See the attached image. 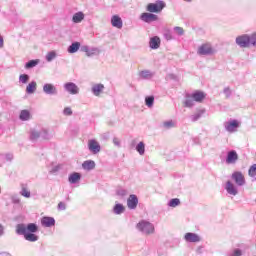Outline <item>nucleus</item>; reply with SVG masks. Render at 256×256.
I'll list each match as a JSON object with an SVG mask.
<instances>
[{"mask_svg": "<svg viewBox=\"0 0 256 256\" xmlns=\"http://www.w3.org/2000/svg\"><path fill=\"white\" fill-rule=\"evenodd\" d=\"M136 229L142 235L149 236L155 234V225L148 220H140L136 224Z\"/></svg>", "mask_w": 256, "mask_h": 256, "instance_id": "nucleus-1", "label": "nucleus"}, {"mask_svg": "<svg viewBox=\"0 0 256 256\" xmlns=\"http://www.w3.org/2000/svg\"><path fill=\"white\" fill-rule=\"evenodd\" d=\"M215 53H217V49H215L210 42H205L197 48V55L200 57H211L215 55Z\"/></svg>", "mask_w": 256, "mask_h": 256, "instance_id": "nucleus-2", "label": "nucleus"}, {"mask_svg": "<svg viewBox=\"0 0 256 256\" xmlns=\"http://www.w3.org/2000/svg\"><path fill=\"white\" fill-rule=\"evenodd\" d=\"M28 231L30 233H37L39 231V227L35 223H30L27 226L25 224H18L16 226L17 235H27Z\"/></svg>", "mask_w": 256, "mask_h": 256, "instance_id": "nucleus-3", "label": "nucleus"}, {"mask_svg": "<svg viewBox=\"0 0 256 256\" xmlns=\"http://www.w3.org/2000/svg\"><path fill=\"white\" fill-rule=\"evenodd\" d=\"M224 129L227 133H237V130L241 127V122L236 119H231L224 122Z\"/></svg>", "mask_w": 256, "mask_h": 256, "instance_id": "nucleus-4", "label": "nucleus"}, {"mask_svg": "<svg viewBox=\"0 0 256 256\" xmlns=\"http://www.w3.org/2000/svg\"><path fill=\"white\" fill-rule=\"evenodd\" d=\"M166 4L162 0H158L154 3L147 5V11L149 13H161L165 9Z\"/></svg>", "mask_w": 256, "mask_h": 256, "instance_id": "nucleus-5", "label": "nucleus"}, {"mask_svg": "<svg viewBox=\"0 0 256 256\" xmlns=\"http://www.w3.org/2000/svg\"><path fill=\"white\" fill-rule=\"evenodd\" d=\"M39 137H42L43 139H50L49 137V131L46 129H42L41 131H37L35 129H32L30 131V139L31 141H37Z\"/></svg>", "mask_w": 256, "mask_h": 256, "instance_id": "nucleus-6", "label": "nucleus"}, {"mask_svg": "<svg viewBox=\"0 0 256 256\" xmlns=\"http://www.w3.org/2000/svg\"><path fill=\"white\" fill-rule=\"evenodd\" d=\"M63 89L69 95H79V86L73 82L64 83Z\"/></svg>", "mask_w": 256, "mask_h": 256, "instance_id": "nucleus-7", "label": "nucleus"}, {"mask_svg": "<svg viewBox=\"0 0 256 256\" xmlns=\"http://www.w3.org/2000/svg\"><path fill=\"white\" fill-rule=\"evenodd\" d=\"M236 45H239V47H249L251 45V39L250 36L247 34H243L241 36H238L236 38Z\"/></svg>", "mask_w": 256, "mask_h": 256, "instance_id": "nucleus-8", "label": "nucleus"}, {"mask_svg": "<svg viewBox=\"0 0 256 256\" xmlns=\"http://www.w3.org/2000/svg\"><path fill=\"white\" fill-rule=\"evenodd\" d=\"M88 149L91 153L97 155V153L101 152V144L95 139H90L88 141Z\"/></svg>", "mask_w": 256, "mask_h": 256, "instance_id": "nucleus-9", "label": "nucleus"}, {"mask_svg": "<svg viewBox=\"0 0 256 256\" xmlns=\"http://www.w3.org/2000/svg\"><path fill=\"white\" fill-rule=\"evenodd\" d=\"M231 178L234 180L236 185L238 187H243L245 185V176L243 175L242 172L236 171L232 174Z\"/></svg>", "mask_w": 256, "mask_h": 256, "instance_id": "nucleus-10", "label": "nucleus"}, {"mask_svg": "<svg viewBox=\"0 0 256 256\" xmlns=\"http://www.w3.org/2000/svg\"><path fill=\"white\" fill-rule=\"evenodd\" d=\"M225 190L227 191L228 195H232L233 197L239 195V188L231 181H227L225 185Z\"/></svg>", "mask_w": 256, "mask_h": 256, "instance_id": "nucleus-11", "label": "nucleus"}, {"mask_svg": "<svg viewBox=\"0 0 256 256\" xmlns=\"http://www.w3.org/2000/svg\"><path fill=\"white\" fill-rule=\"evenodd\" d=\"M238 160H239V155L237 154V151L231 150L228 152L226 157L227 165H235V163H237Z\"/></svg>", "mask_w": 256, "mask_h": 256, "instance_id": "nucleus-12", "label": "nucleus"}, {"mask_svg": "<svg viewBox=\"0 0 256 256\" xmlns=\"http://www.w3.org/2000/svg\"><path fill=\"white\" fill-rule=\"evenodd\" d=\"M184 240L186 243H199L201 241V236L193 232H188L184 235Z\"/></svg>", "mask_w": 256, "mask_h": 256, "instance_id": "nucleus-13", "label": "nucleus"}, {"mask_svg": "<svg viewBox=\"0 0 256 256\" xmlns=\"http://www.w3.org/2000/svg\"><path fill=\"white\" fill-rule=\"evenodd\" d=\"M141 21H144V23H153V21H157L159 17L153 13L144 12L140 16Z\"/></svg>", "mask_w": 256, "mask_h": 256, "instance_id": "nucleus-14", "label": "nucleus"}, {"mask_svg": "<svg viewBox=\"0 0 256 256\" xmlns=\"http://www.w3.org/2000/svg\"><path fill=\"white\" fill-rule=\"evenodd\" d=\"M137 205H139V198H137V195L131 194L127 199L128 209L135 210Z\"/></svg>", "mask_w": 256, "mask_h": 256, "instance_id": "nucleus-15", "label": "nucleus"}, {"mask_svg": "<svg viewBox=\"0 0 256 256\" xmlns=\"http://www.w3.org/2000/svg\"><path fill=\"white\" fill-rule=\"evenodd\" d=\"M43 92L46 95H57V93H58L57 87H55V85H53L51 83H46L43 85Z\"/></svg>", "mask_w": 256, "mask_h": 256, "instance_id": "nucleus-16", "label": "nucleus"}, {"mask_svg": "<svg viewBox=\"0 0 256 256\" xmlns=\"http://www.w3.org/2000/svg\"><path fill=\"white\" fill-rule=\"evenodd\" d=\"M111 25L116 29H123V19L119 15H113L111 17Z\"/></svg>", "mask_w": 256, "mask_h": 256, "instance_id": "nucleus-17", "label": "nucleus"}, {"mask_svg": "<svg viewBox=\"0 0 256 256\" xmlns=\"http://www.w3.org/2000/svg\"><path fill=\"white\" fill-rule=\"evenodd\" d=\"M42 227H55V218L44 216L41 218Z\"/></svg>", "mask_w": 256, "mask_h": 256, "instance_id": "nucleus-18", "label": "nucleus"}, {"mask_svg": "<svg viewBox=\"0 0 256 256\" xmlns=\"http://www.w3.org/2000/svg\"><path fill=\"white\" fill-rule=\"evenodd\" d=\"M105 90V85L103 84H94L91 88V91L95 97H99L101 93Z\"/></svg>", "mask_w": 256, "mask_h": 256, "instance_id": "nucleus-19", "label": "nucleus"}, {"mask_svg": "<svg viewBox=\"0 0 256 256\" xmlns=\"http://www.w3.org/2000/svg\"><path fill=\"white\" fill-rule=\"evenodd\" d=\"M149 47L150 49H159V47H161V38L158 36L150 38Z\"/></svg>", "mask_w": 256, "mask_h": 256, "instance_id": "nucleus-20", "label": "nucleus"}, {"mask_svg": "<svg viewBox=\"0 0 256 256\" xmlns=\"http://www.w3.org/2000/svg\"><path fill=\"white\" fill-rule=\"evenodd\" d=\"M203 115H205V109H198L194 114L190 116V121L195 123V121H199V119L203 117Z\"/></svg>", "mask_w": 256, "mask_h": 256, "instance_id": "nucleus-21", "label": "nucleus"}, {"mask_svg": "<svg viewBox=\"0 0 256 256\" xmlns=\"http://www.w3.org/2000/svg\"><path fill=\"white\" fill-rule=\"evenodd\" d=\"M24 239L26 241H29L30 243H35V241H39V236H37V234H35V232H30L28 231L25 235H24Z\"/></svg>", "mask_w": 256, "mask_h": 256, "instance_id": "nucleus-22", "label": "nucleus"}, {"mask_svg": "<svg viewBox=\"0 0 256 256\" xmlns=\"http://www.w3.org/2000/svg\"><path fill=\"white\" fill-rule=\"evenodd\" d=\"M82 169L85 171H93L95 169V161L87 160L82 163Z\"/></svg>", "mask_w": 256, "mask_h": 256, "instance_id": "nucleus-23", "label": "nucleus"}, {"mask_svg": "<svg viewBox=\"0 0 256 256\" xmlns=\"http://www.w3.org/2000/svg\"><path fill=\"white\" fill-rule=\"evenodd\" d=\"M68 181L72 185H75V183H79V181H81V174H79L77 172L70 174L68 177Z\"/></svg>", "mask_w": 256, "mask_h": 256, "instance_id": "nucleus-24", "label": "nucleus"}, {"mask_svg": "<svg viewBox=\"0 0 256 256\" xmlns=\"http://www.w3.org/2000/svg\"><path fill=\"white\" fill-rule=\"evenodd\" d=\"M37 91V82L32 81L26 86V93L28 95H33Z\"/></svg>", "mask_w": 256, "mask_h": 256, "instance_id": "nucleus-25", "label": "nucleus"}, {"mask_svg": "<svg viewBox=\"0 0 256 256\" xmlns=\"http://www.w3.org/2000/svg\"><path fill=\"white\" fill-rule=\"evenodd\" d=\"M175 127H177L176 120H166L162 123L163 129H175Z\"/></svg>", "mask_w": 256, "mask_h": 256, "instance_id": "nucleus-26", "label": "nucleus"}, {"mask_svg": "<svg viewBox=\"0 0 256 256\" xmlns=\"http://www.w3.org/2000/svg\"><path fill=\"white\" fill-rule=\"evenodd\" d=\"M84 19L85 13H83L82 11L76 12L72 17L73 23H81Z\"/></svg>", "mask_w": 256, "mask_h": 256, "instance_id": "nucleus-27", "label": "nucleus"}, {"mask_svg": "<svg viewBox=\"0 0 256 256\" xmlns=\"http://www.w3.org/2000/svg\"><path fill=\"white\" fill-rule=\"evenodd\" d=\"M79 49H81V43L74 42L68 47L67 52L70 54H73V53H77V51H79Z\"/></svg>", "mask_w": 256, "mask_h": 256, "instance_id": "nucleus-28", "label": "nucleus"}, {"mask_svg": "<svg viewBox=\"0 0 256 256\" xmlns=\"http://www.w3.org/2000/svg\"><path fill=\"white\" fill-rule=\"evenodd\" d=\"M191 95H192V99H194V101H196L197 103H201V101L205 99V94L202 91H196Z\"/></svg>", "mask_w": 256, "mask_h": 256, "instance_id": "nucleus-29", "label": "nucleus"}, {"mask_svg": "<svg viewBox=\"0 0 256 256\" xmlns=\"http://www.w3.org/2000/svg\"><path fill=\"white\" fill-rule=\"evenodd\" d=\"M153 72L150 70H142L139 72V78L140 79H153Z\"/></svg>", "mask_w": 256, "mask_h": 256, "instance_id": "nucleus-30", "label": "nucleus"}, {"mask_svg": "<svg viewBox=\"0 0 256 256\" xmlns=\"http://www.w3.org/2000/svg\"><path fill=\"white\" fill-rule=\"evenodd\" d=\"M101 53V50L97 47H90L88 48V54L86 57H95V55H99Z\"/></svg>", "mask_w": 256, "mask_h": 256, "instance_id": "nucleus-31", "label": "nucleus"}, {"mask_svg": "<svg viewBox=\"0 0 256 256\" xmlns=\"http://www.w3.org/2000/svg\"><path fill=\"white\" fill-rule=\"evenodd\" d=\"M19 118L21 121H29V119H31V112H29V110H22Z\"/></svg>", "mask_w": 256, "mask_h": 256, "instance_id": "nucleus-32", "label": "nucleus"}, {"mask_svg": "<svg viewBox=\"0 0 256 256\" xmlns=\"http://www.w3.org/2000/svg\"><path fill=\"white\" fill-rule=\"evenodd\" d=\"M145 105L149 109H152L153 105H155V96H146L145 97Z\"/></svg>", "mask_w": 256, "mask_h": 256, "instance_id": "nucleus-33", "label": "nucleus"}, {"mask_svg": "<svg viewBox=\"0 0 256 256\" xmlns=\"http://www.w3.org/2000/svg\"><path fill=\"white\" fill-rule=\"evenodd\" d=\"M113 212L115 215H121L125 213V206H123V204H116L113 208Z\"/></svg>", "mask_w": 256, "mask_h": 256, "instance_id": "nucleus-34", "label": "nucleus"}, {"mask_svg": "<svg viewBox=\"0 0 256 256\" xmlns=\"http://www.w3.org/2000/svg\"><path fill=\"white\" fill-rule=\"evenodd\" d=\"M46 61L48 63H51V61H54V59H57V52H55L54 50L48 52L46 54V57H45Z\"/></svg>", "mask_w": 256, "mask_h": 256, "instance_id": "nucleus-35", "label": "nucleus"}, {"mask_svg": "<svg viewBox=\"0 0 256 256\" xmlns=\"http://www.w3.org/2000/svg\"><path fill=\"white\" fill-rule=\"evenodd\" d=\"M185 107H193L195 105V99H193L192 95H187L186 100L184 102Z\"/></svg>", "mask_w": 256, "mask_h": 256, "instance_id": "nucleus-36", "label": "nucleus"}, {"mask_svg": "<svg viewBox=\"0 0 256 256\" xmlns=\"http://www.w3.org/2000/svg\"><path fill=\"white\" fill-rule=\"evenodd\" d=\"M136 151L139 153V155H145V142H139L136 145Z\"/></svg>", "mask_w": 256, "mask_h": 256, "instance_id": "nucleus-37", "label": "nucleus"}, {"mask_svg": "<svg viewBox=\"0 0 256 256\" xmlns=\"http://www.w3.org/2000/svg\"><path fill=\"white\" fill-rule=\"evenodd\" d=\"M20 195H22V197H26V199H29L31 197V191H29L27 186L23 185L20 191Z\"/></svg>", "mask_w": 256, "mask_h": 256, "instance_id": "nucleus-38", "label": "nucleus"}, {"mask_svg": "<svg viewBox=\"0 0 256 256\" xmlns=\"http://www.w3.org/2000/svg\"><path fill=\"white\" fill-rule=\"evenodd\" d=\"M179 205H181V200H179V198H173L168 202V207H179Z\"/></svg>", "mask_w": 256, "mask_h": 256, "instance_id": "nucleus-39", "label": "nucleus"}, {"mask_svg": "<svg viewBox=\"0 0 256 256\" xmlns=\"http://www.w3.org/2000/svg\"><path fill=\"white\" fill-rule=\"evenodd\" d=\"M39 63V59L30 60L25 64V69H33V67H37Z\"/></svg>", "mask_w": 256, "mask_h": 256, "instance_id": "nucleus-40", "label": "nucleus"}, {"mask_svg": "<svg viewBox=\"0 0 256 256\" xmlns=\"http://www.w3.org/2000/svg\"><path fill=\"white\" fill-rule=\"evenodd\" d=\"M226 256H243V251L239 248H234Z\"/></svg>", "mask_w": 256, "mask_h": 256, "instance_id": "nucleus-41", "label": "nucleus"}, {"mask_svg": "<svg viewBox=\"0 0 256 256\" xmlns=\"http://www.w3.org/2000/svg\"><path fill=\"white\" fill-rule=\"evenodd\" d=\"M29 75L28 74H21L19 76V83H22V85H27L29 83Z\"/></svg>", "mask_w": 256, "mask_h": 256, "instance_id": "nucleus-42", "label": "nucleus"}, {"mask_svg": "<svg viewBox=\"0 0 256 256\" xmlns=\"http://www.w3.org/2000/svg\"><path fill=\"white\" fill-rule=\"evenodd\" d=\"M129 192H127V190H125L124 188H118L116 190V195H118V197H127Z\"/></svg>", "mask_w": 256, "mask_h": 256, "instance_id": "nucleus-43", "label": "nucleus"}, {"mask_svg": "<svg viewBox=\"0 0 256 256\" xmlns=\"http://www.w3.org/2000/svg\"><path fill=\"white\" fill-rule=\"evenodd\" d=\"M174 33L178 35L179 37L185 35V30H183L182 27L176 26L174 27Z\"/></svg>", "mask_w": 256, "mask_h": 256, "instance_id": "nucleus-44", "label": "nucleus"}, {"mask_svg": "<svg viewBox=\"0 0 256 256\" xmlns=\"http://www.w3.org/2000/svg\"><path fill=\"white\" fill-rule=\"evenodd\" d=\"M0 157H2V159L5 161H13V154L11 153H1Z\"/></svg>", "mask_w": 256, "mask_h": 256, "instance_id": "nucleus-45", "label": "nucleus"}, {"mask_svg": "<svg viewBox=\"0 0 256 256\" xmlns=\"http://www.w3.org/2000/svg\"><path fill=\"white\" fill-rule=\"evenodd\" d=\"M248 175L249 177H256V164H253L252 166H250L249 170H248Z\"/></svg>", "mask_w": 256, "mask_h": 256, "instance_id": "nucleus-46", "label": "nucleus"}, {"mask_svg": "<svg viewBox=\"0 0 256 256\" xmlns=\"http://www.w3.org/2000/svg\"><path fill=\"white\" fill-rule=\"evenodd\" d=\"M59 171H61V165H56L49 170V173H51V175H57Z\"/></svg>", "mask_w": 256, "mask_h": 256, "instance_id": "nucleus-47", "label": "nucleus"}, {"mask_svg": "<svg viewBox=\"0 0 256 256\" xmlns=\"http://www.w3.org/2000/svg\"><path fill=\"white\" fill-rule=\"evenodd\" d=\"M63 115H65L66 117H71V115H73V110L71 109V107H65L63 110Z\"/></svg>", "mask_w": 256, "mask_h": 256, "instance_id": "nucleus-48", "label": "nucleus"}, {"mask_svg": "<svg viewBox=\"0 0 256 256\" xmlns=\"http://www.w3.org/2000/svg\"><path fill=\"white\" fill-rule=\"evenodd\" d=\"M112 141L115 147L121 148V139L114 137Z\"/></svg>", "mask_w": 256, "mask_h": 256, "instance_id": "nucleus-49", "label": "nucleus"}, {"mask_svg": "<svg viewBox=\"0 0 256 256\" xmlns=\"http://www.w3.org/2000/svg\"><path fill=\"white\" fill-rule=\"evenodd\" d=\"M250 45L256 46V33L250 36Z\"/></svg>", "mask_w": 256, "mask_h": 256, "instance_id": "nucleus-50", "label": "nucleus"}, {"mask_svg": "<svg viewBox=\"0 0 256 256\" xmlns=\"http://www.w3.org/2000/svg\"><path fill=\"white\" fill-rule=\"evenodd\" d=\"M223 93L225 97H231V88L229 87L224 88Z\"/></svg>", "mask_w": 256, "mask_h": 256, "instance_id": "nucleus-51", "label": "nucleus"}, {"mask_svg": "<svg viewBox=\"0 0 256 256\" xmlns=\"http://www.w3.org/2000/svg\"><path fill=\"white\" fill-rule=\"evenodd\" d=\"M89 48H90V47L87 46V45H83V46L80 47L82 53H86V56H87V54L89 53Z\"/></svg>", "mask_w": 256, "mask_h": 256, "instance_id": "nucleus-52", "label": "nucleus"}, {"mask_svg": "<svg viewBox=\"0 0 256 256\" xmlns=\"http://www.w3.org/2000/svg\"><path fill=\"white\" fill-rule=\"evenodd\" d=\"M164 37L166 41H171V39H173V35L171 34V32H166L164 34Z\"/></svg>", "mask_w": 256, "mask_h": 256, "instance_id": "nucleus-53", "label": "nucleus"}, {"mask_svg": "<svg viewBox=\"0 0 256 256\" xmlns=\"http://www.w3.org/2000/svg\"><path fill=\"white\" fill-rule=\"evenodd\" d=\"M58 209H59L60 211H65V209H67V205H65L64 202H60V203L58 204Z\"/></svg>", "mask_w": 256, "mask_h": 256, "instance_id": "nucleus-54", "label": "nucleus"}, {"mask_svg": "<svg viewBox=\"0 0 256 256\" xmlns=\"http://www.w3.org/2000/svg\"><path fill=\"white\" fill-rule=\"evenodd\" d=\"M5 235V226L0 223V237H3Z\"/></svg>", "mask_w": 256, "mask_h": 256, "instance_id": "nucleus-55", "label": "nucleus"}, {"mask_svg": "<svg viewBox=\"0 0 256 256\" xmlns=\"http://www.w3.org/2000/svg\"><path fill=\"white\" fill-rule=\"evenodd\" d=\"M5 47V40L3 39V36L0 34V49H3Z\"/></svg>", "mask_w": 256, "mask_h": 256, "instance_id": "nucleus-56", "label": "nucleus"}, {"mask_svg": "<svg viewBox=\"0 0 256 256\" xmlns=\"http://www.w3.org/2000/svg\"><path fill=\"white\" fill-rule=\"evenodd\" d=\"M12 203H21V199H19V197H17V196H13L12 197Z\"/></svg>", "mask_w": 256, "mask_h": 256, "instance_id": "nucleus-57", "label": "nucleus"}, {"mask_svg": "<svg viewBox=\"0 0 256 256\" xmlns=\"http://www.w3.org/2000/svg\"><path fill=\"white\" fill-rule=\"evenodd\" d=\"M196 253L197 255H201V253H203V246H198L196 249Z\"/></svg>", "mask_w": 256, "mask_h": 256, "instance_id": "nucleus-58", "label": "nucleus"}, {"mask_svg": "<svg viewBox=\"0 0 256 256\" xmlns=\"http://www.w3.org/2000/svg\"><path fill=\"white\" fill-rule=\"evenodd\" d=\"M0 193H1V188H0Z\"/></svg>", "mask_w": 256, "mask_h": 256, "instance_id": "nucleus-59", "label": "nucleus"}]
</instances>
